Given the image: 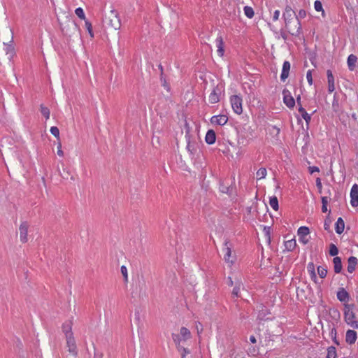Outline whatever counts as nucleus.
Here are the masks:
<instances>
[{"mask_svg": "<svg viewBox=\"0 0 358 358\" xmlns=\"http://www.w3.org/2000/svg\"><path fill=\"white\" fill-rule=\"evenodd\" d=\"M15 54L13 33L10 29L7 28L0 32V59L6 57L8 60H10Z\"/></svg>", "mask_w": 358, "mask_h": 358, "instance_id": "1", "label": "nucleus"}, {"mask_svg": "<svg viewBox=\"0 0 358 358\" xmlns=\"http://www.w3.org/2000/svg\"><path fill=\"white\" fill-rule=\"evenodd\" d=\"M354 303H345L343 308V317L346 324L352 329H358V318L355 313Z\"/></svg>", "mask_w": 358, "mask_h": 358, "instance_id": "2", "label": "nucleus"}, {"mask_svg": "<svg viewBox=\"0 0 358 358\" xmlns=\"http://www.w3.org/2000/svg\"><path fill=\"white\" fill-rule=\"evenodd\" d=\"M103 22L108 27L113 29L115 31L119 30L121 27V20L119 13L114 8H112L105 15Z\"/></svg>", "mask_w": 358, "mask_h": 358, "instance_id": "3", "label": "nucleus"}, {"mask_svg": "<svg viewBox=\"0 0 358 358\" xmlns=\"http://www.w3.org/2000/svg\"><path fill=\"white\" fill-rule=\"evenodd\" d=\"M227 285L231 287L234 286L232 290V295L234 296L239 297L241 296V289L244 287L241 274L234 273L233 278L229 276Z\"/></svg>", "mask_w": 358, "mask_h": 358, "instance_id": "4", "label": "nucleus"}, {"mask_svg": "<svg viewBox=\"0 0 358 358\" xmlns=\"http://www.w3.org/2000/svg\"><path fill=\"white\" fill-rule=\"evenodd\" d=\"M224 259L229 266H232L236 259V256L233 252V244L229 241H225L224 248H222Z\"/></svg>", "mask_w": 358, "mask_h": 358, "instance_id": "5", "label": "nucleus"}, {"mask_svg": "<svg viewBox=\"0 0 358 358\" xmlns=\"http://www.w3.org/2000/svg\"><path fill=\"white\" fill-rule=\"evenodd\" d=\"M285 27L289 33L294 36H298L301 32V24L297 17L295 19L285 22Z\"/></svg>", "mask_w": 358, "mask_h": 358, "instance_id": "6", "label": "nucleus"}, {"mask_svg": "<svg viewBox=\"0 0 358 358\" xmlns=\"http://www.w3.org/2000/svg\"><path fill=\"white\" fill-rule=\"evenodd\" d=\"M191 337L192 334L190 331L185 327L180 328L179 334L173 335V339L175 344H180L182 342H185L190 339Z\"/></svg>", "mask_w": 358, "mask_h": 358, "instance_id": "7", "label": "nucleus"}, {"mask_svg": "<svg viewBox=\"0 0 358 358\" xmlns=\"http://www.w3.org/2000/svg\"><path fill=\"white\" fill-rule=\"evenodd\" d=\"M230 103L234 112L238 115L243 113V99L241 96L233 95L230 97Z\"/></svg>", "mask_w": 358, "mask_h": 358, "instance_id": "8", "label": "nucleus"}, {"mask_svg": "<svg viewBox=\"0 0 358 358\" xmlns=\"http://www.w3.org/2000/svg\"><path fill=\"white\" fill-rule=\"evenodd\" d=\"M297 234L299 236V240L301 243L306 245L308 243V234H310V230L307 227H300L298 229Z\"/></svg>", "mask_w": 358, "mask_h": 358, "instance_id": "9", "label": "nucleus"}, {"mask_svg": "<svg viewBox=\"0 0 358 358\" xmlns=\"http://www.w3.org/2000/svg\"><path fill=\"white\" fill-rule=\"evenodd\" d=\"M28 229L29 224L26 222H23L19 227L20 240L22 243L28 241Z\"/></svg>", "mask_w": 358, "mask_h": 358, "instance_id": "10", "label": "nucleus"}, {"mask_svg": "<svg viewBox=\"0 0 358 358\" xmlns=\"http://www.w3.org/2000/svg\"><path fill=\"white\" fill-rule=\"evenodd\" d=\"M66 341L69 352L73 356H76L78 354V349L74 336H69V337H66Z\"/></svg>", "mask_w": 358, "mask_h": 358, "instance_id": "11", "label": "nucleus"}, {"mask_svg": "<svg viewBox=\"0 0 358 358\" xmlns=\"http://www.w3.org/2000/svg\"><path fill=\"white\" fill-rule=\"evenodd\" d=\"M282 95L285 104L289 108H294L295 105V100L292 96L290 92L288 90H284L282 91Z\"/></svg>", "mask_w": 358, "mask_h": 358, "instance_id": "12", "label": "nucleus"}, {"mask_svg": "<svg viewBox=\"0 0 358 358\" xmlns=\"http://www.w3.org/2000/svg\"><path fill=\"white\" fill-rule=\"evenodd\" d=\"M350 204L352 207L358 206V185L355 184L350 190Z\"/></svg>", "mask_w": 358, "mask_h": 358, "instance_id": "13", "label": "nucleus"}, {"mask_svg": "<svg viewBox=\"0 0 358 358\" xmlns=\"http://www.w3.org/2000/svg\"><path fill=\"white\" fill-rule=\"evenodd\" d=\"M336 296L341 302L343 303V305L348 303L350 299L349 293L343 287L338 289Z\"/></svg>", "mask_w": 358, "mask_h": 358, "instance_id": "14", "label": "nucleus"}, {"mask_svg": "<svg viewBox=\"0 0 358 358\" xmlns=\"http://www.w3.org/2000/svg\"><path fill=\"white\" fill-rule=\"evenodd\" d=\"M228 121V117L225 115H214L210 119V122L216 125H224Z\"/></svg>", "mask_w": 358, "mask_h": 358, "instance_id": "15", "label": "nucleus"}, {"mask_svg": "<svg viewBox=\"0 0 358 358\" xmlns=\"http://www.w3.org/2000/svg\"><path fill=\"white\" fill-rule=\"evenodd\" d=\"M220 90L217 87H215L210 92L208 96V101L210 103L214 104L220 101Z\"/></svg>", "mask_w": 358, "mask_h": 358, "instance_id": "16", "label": "nucleus"}, {"mask_svg": "<svg viewBox=\"0 0 358 358\" xmlns=\"http://www.w3.org/2000/svg\"><path fill=\"white\" fill-rule=\"evenodd\" d=\"M327 76L328 81V92L331 94L335 90V80L331 70H327Z\"/></svg>", "mask_w": 358, "mask_h": 358, "instance_id": "17", "label": "nucleus"}, {"mask_svg": "<svg viewBox=\"0 0 358 358\" xmlns=\"http://www.w3.org/2000/svg\"><path fill=\"white\" fill-rule=\"evenodd\" d=\"M357 338V333L355 331L349 329L347 331L345 334V341L348 344H354Z\"/></svg>", "mask_w": 358, "mask_h": 358, "instance_id": "18", "label": "nucleus"}, {"mask_svg": "<svg viewBox=\"0 0 358 358\" xmlns=\"http://www.w3.org/2000/svg\"><path fill=\"white\" fill-rule=\"evenodd\" d=\"M290 70V63L288 61H285L282 65V73L280 75V79L282 81H285L289 76Z\"/></svg>", "mask_w": 358, "mask_h": 358, "instance_id": "19", "label": "nucleus"}, {"mask_svg": "<svg viewBox=\"0 0 358 358\" xmlns=\"http://www.w3.org/2000/svg\"><path fill=\"white\" fill-rule=\"evenodd\" d=\"M283 17L285 19V22H287V21L295 19V12L292 10V8L290 6H287L285 8V13H283Z\"/></svg>", "mask_w": 358, "mask_h": 358, "instance_id": "20", "label": "nucleus"}, {"mask_svg": "<svg viewBox=\"0 0 358 358\" xmlns=\"http://www.w3.org/2000/svg\"><path fill=\"white\" fill-rule=\"evenodd\" d=\"M216 46H217V53L220 57H222L224 53V41L222 36H218L216 38Z\"/></svg>", "mask_w": 358, "mask_h": 358, "instance_id": "21", "label": "nucleus"}, {"mask_svg": "<svg viewBox=\"0 0 358 358\" xmlns=\"http://www.w3.org/2000/svg\"><path fill=\"white\" fill-rule=\"evenodd\" d=\"M358 260L355 257H350L348 260V271L352 273L356 268Z\"/></svg>", "mask_w": 358, "mask_h": 358, "instance_id": "22", "label": "nucleus"}, {"mask_svg": "<svg viewBox=\"0 0 358 358\" xmlns=\"http://www.w3.org/2000/svg\"><path fill=\"white\" fill-rule=\"evenodd\" d=\"M357 62V57L356 55L351 54L348 56L347 63L350 71H354L356 67V63Z\"/></svg>", "mask_w": 358, "mask_h": 358, "instance_id": "23", "label": "nucleus"}, {"mask_svg": "<svg viewBox=\"0 0 358 358\" xmlns=\"http://www.w3.org/2000/svg\"><path fill=\"white\" fill-rule=\"evenodd\" d=\"M62 331L65 334V337H69V336H73L72 332V322L71 321L65 322L62 325Z\"/></svg>", "mask_w": 358, "mask_h": 358, "instance_id": "24", "label": "nucleus"}, {"mask_svg": "<svg viewBox=\"0 0 358 358\" xmlns=\"http://www.w3.org/2000/svg\"><path fill=\"white\" fill-rule=\"evenodd\" d=\"M215 140H216L215 132L212 129L208 130L207 131L206 137H205L206 142L209 145H212L215 142Z\"/></svg>", "mask_w": 358, "mask_h": 358, "instance_id": "25", "label": "nucleus"}, {"mask_svg": "<svg viewBox=\"0 0 358 358\" xmlns=\"http://www.w3.org/2000/svg\"><path fill=\"white\" fill-rule=\"evenodd\" d=\"M345 229V222L341 217H338L335 224V230L338 234H341Z\"/></svg>", "mask_w": 358, "mask_h": 358, "instance_id": "26", "label": "nucleus"}, {"mask_svg": "<svg viewBox=\"0 0 358 358\" xmlns=\"http://www.w3.org/2000/svg\"><path fill=\"white\" fill-rule=\"evenodd\" d=\"M334 270L336 273H341L342 270V262L341 259L339 257H335L333 259Z\"/></svg>", "mask_w": 358, "mask_h": 358, "instance_id": "27", "label": "nucleus"}, {"mask_svg": "<svg viewBox=\"0 0 358 358\" xmlns=\"http://www.w3.org/2000/svg\"><path fill=\"white\" fill-rule=\"evenodd\" d=\"M307 271L310 274V278L315 282L317 280V275L315 271V265L313 262H309L307 266Z\"/></svg>", "mask_w": 358, "mask_h": 358, "instance_id": "28", "label": "nucleus"}, {"mask_svg": "<svg viewBox=\"0 0 358 358\" xmlns=\"http://www.w3.org/2000/svg\"><path fill=\"white\" fill-rule=\"evenodd\" d=\"M299 112L301 117L304 119L306 124H308L311 120V116L305 110L303 107H299Z\"/></svg>", "mask_w": 358, "mask_h": 358, "instance_id": "29", "label": "nucleus"}, {"mask_svg": "<svg viewBox=\"0 0 358 358\" xmlns=\"http://www.w3.org/2000/svg\"><path fill=\"white\" fill-rule=\"evenodd\" d=\"M176 348L178 350V352L180 353L181 357H185L187 355L190 354L189 350L187 348H184L181 343L180 344H176Z\"/></svg>", "mask_w": 358, "mask_h": 358, "instance_id": "30", "label": "nucleus"}, {"mask_svg": "<svg viewBox=\"0 0 358 358\" xmlns=\"http://www.w3.org/2000/svg\"><path fill=\"white\" fill-rule=\"evenodd\" d=\"M296 246V243L294 239L288 240L285 242V249L288 251H292Z\"/></svg>", "mask_w": 358, "mask_h": 358, "instance_id": "31", "label": "nucleus"}, {"mask_svg": "<svg viewBox=\"0 0 358 358\" xmlns=\"http://www.w3.org/2000/svg\"><path fill=\"white\" fill-rule=\"evenodd\" d=\"M267 175V171L265 168H260L256 173V177L257 180H262L266 178Z\"/></svg>", "mask_w": 358, "mask_h": 358, "instance_id": "32", "label": "nucleus"}, {"mask_svg": "<svg viewBox=\"0 0 358 358\" xmlns=\"http://www.w3.org/2000/svg\"><path fill=\"white\" fill-rule=\"evenodd\" d=\"M269 204L274 210H278L279 208L278 200L276 196L270 198Z\"/></svg>", "mask_w": 358, "mask_h": 358, "instance_id": "33", "label": "nucleus"}, {"mask_svg": "<svg viewBox=\"0 0 358 358\" xmlns=\"http://www.w3.org/2000/svg\"><path fill=\"white\" fill-rule=\"evenodd\" d=\"M244 13H245V16L250 19L252 18L255 15V12H254L253 8L252 7L248 6L244 7Z\"/></svg>", "mask_w": 358, "mask_h": 358, "instance_id": "34", "label": "nucleus"}, {"mask_svg": "<svg viewBox=\"0 0 358 358\" xmlns=\"http://www.w3.org/2000/svg\"><path fill=\"white\" fill-rule=\"evenodd\" d=\"M41 113L45 117L46 120L50 118V112L48 108L44 105H41Z\"/></svg>", "mask_w": 358, "mask_h": 358, "instance_id": "35", "label": "nucleus"}, {"mask_svg": "<svg viewBox=\"0 0 358 358\" xmlns=\"http://www.w3.org/2000/svg\"><path fill=\"white\" fill-rule=\"evenodd\" d=\"M317 273L321 278H324L327 274V269L326 267L320 266L317 267Z\"/></svg>", "mask_w": 358, "mask_h": 358, "instance_id": "36", "label": "nucleus"}, {"mask_svg": "<svg viewBox=\"0 0 358 358\" xmlns=\"http://www.w3.org/2000/svg\"><path fill=\"white\" fill-rule=\"evenodd\" d=\"M85 27H86L89 34L90 35V37L93 38L94 37V32H93V30H92V23L90 21H88L87 20H85Z\"/></svg>", "mask_w": 358, "mask_h": 358, "instance_id": "37", "label": "nucleus"}, {"mask_svg": "<svg viewBox=\"0 0 358 358\" xmlns=\"http://www.w3.org/2000/svg\"><path fill=\"white\" fill-rule=\"evenodd\" d=\"M327 358H336V351L334 347L328 348Z\"/></svg>", "mask_w": 358, "mask_h": 358, "instance_id": "38", "label": "nucleus"}, {"mask_svg": "<svg viewBox=\"0 0 358 358\" xmlns=\"http://www.w3.org/2000/svg\"><path fill=\"white\" fill-rule=\"evenodd\" d=\"M75 13L80 19L86 20L85 15L82 8H77L75 10Z\"/></svg>", "mask_w": 358, "mask_h": 358, "instance_id": "39", "label": "nucleus"}, {"mask_svg": "<svg viewBox=\"0 0 358 358\" xmlns=\"http://www.w3.org/2000/svg\"><path fill=\"white\" fill-rule=\"evenodd\" d=\"M121 273L124 277V280L125 282H128V271L127 268L124 265H122L120 268Z\"/></svg>", "mask_w": 358, "mask_h": 358, "instance_id": "40", "label": "nucleus"}, {"mask_svg": "<svg viewBox=\"0 0 358 358\" xmlns=\"http://www.w3.org/2000/svg\"><path fill=\"white\" fill-rule=\"evenodd\" d=\"M314 8L316 11H318V12L322 11V13H324L323 8H322V4L321 1L319 0H316L314 2Z\"/></svg>", "mask_w": 358, "mask_h": 358, "instance_id": "41", "label": "nucleus"}, {"mask_svg": "<svg viewBox=\"0 0 358 358\" xmlns=\"http://www.w3.org/2000/svg\"><path fill=\"white\" fill-rule=\"evenodd\" d=\"M338 253V250L334 244H331L329 248V255L331 256H336Z\"/></svg>", "mask_w": 358, "mask_h": 358, "instance_id": "42", "label": "nucleus"}, {"mask_svg": "<svg viewBox=\"0 0 358 358\" xmlns=\"http://www.w3.org/2000/svg\"><path fill=\"white\" fill-rule=\"evenodd\" d=\"M50 131L55 137L59 139V130L57 127H51Z\"/></svg>", "mask_w": 358, "mask_h": 358, "instance_id": "43", "label": "nucleus"}, {"mask_svg": "<svg viewBox=\"0 0 358 358\" xmlns=\"http://www.w3.org/2000/svg\"><path fill=\"white\" fill-rule=\"evenodd\" d=\"M280 129L276 126H271L269 127V132L273 134L275 136H278L280 134Z\"/></svg>", "mask_w": 358, "mask_h": 358, "instance_id": "44", "label": "nucleus"}, {"mask_svg": "<svg viewBox=\"0 0 358 358\" xmlns=\"http://www.w3.org/2000/svg\"><path fill=\"white\" fill-rule=\"evenodd\" d=\"M306 79L310 85H313V80L312 76V70H308L306 73Z\"/></svg>", "mask_w": 358, "mask_h": 358, "instance_id": "45", "label": "nucleus"}, {"mask_svg": "<svg viewBox=\"0 0 358 358\" xmlns=\"http://www.w3.org/2000/svg\"><path fill=\"white\" fill-rule=\"evenodd\" d=\"M307 13L306 11L303 9H301L299 11L298 15L296 16L298 18L303 19L306 17Z\"/></svg>", "mask_w": 358, "mask_h": 358, "instance_id": "46", "label": "nucleus"}, {"mask_svg": "<svg viewBox=\"0 0 358 358\" xmlns=\"http://www.w3.org/2000/svg\"><path fill=\"white\" fill-rule=\"evenodd\" d=\"M57 155L59 156V157H63L64 156V152L62 149V143L61 142H59L58 143V145H57Z\"/></svg>", "mask_w": 358, "mask_h": 358, "instance_id": "47", "label": "nucleus"}, {"mask_svg": "<svg viewBox=\"0 0 358 358\" xmlns=\"http://www.w3.org/2000/svg\"><path fill=\"white\" fill-rule=\"evenodd\" d=\"M316 186L318 188L319 192L322 193V185L320 178L316 179Z\"/></svg>", "mask_w": 358, "mask_h": 358, "instance_id": "48", "label": "nucleus"}, {"mask_svg": "<svg viewBox=\"0 0 358 358\" xmlns=\"http://www.w3.org/2000/svg\"><path fill=\"white\" fill-rule=\"evenodd\" d=\"M68 27L73 29V31L75 32V31H77L78 30V27L77 26V24L74 22H71V24H68Z\"/></svg>", "mask_w": 358, "mask_h": 358, "instance_id": "49", "label": "nucleus"}, {"mask_svg": "<svg viewBox=\"0 0 358 358\" xmlns=\"http://www.w3.org/2000/svg\"><path fill=\"white\" fill-rule=\"evenodd\" d=\"M196 329L198 335H200V334L203 331L202 324L200 322H197L196 324Z\"/></svg>", "mask_w": 358, "mask_h": 358, "instance_id": "50", "label": "nucleus"}, {"mask_svg": "<svg viewBox=\"0 0 358 358\" xmlns=\"http://www.w3.org/2000/svg\"><path fill=\"white\" fill-rule=\"evenodd\" d=\"M279 16H280V10H275L273 13V21L278 20L279 18Z\"/></svg>", "mask_w": 358, "mask_h": 358, "instance_id": "51", "label": "nucleus"}, {"mask_svg": "<svg viewBox=\"0 0 358 358\" xmlns=\"http://www.w3.org/2000/svg\"><path fill=\"white\" fill-rule=\"evenodd\" d=\"M310 173L312 174L315 172H319L320 169L317 166H309L308 168Z\"/></svg>", "mask_w": 358, "mask_h": 358, "instance_id": "52", "label": "nucleus"}, {"mask_svg": "<svg viewBox=\"0 0 358 358\" xmlns=\"http://www.w3.org/2000/svg\"><path fill=\"white\" fill-rule=\"evenodd\" d=\"M329 201V198L328 196H322V205L327 206Z\"/></svg>", "mask_w": 358, "mask_h": 358, "instance_id": "53", "label": "nucleus"}, {"mask_svg": "<svg viewBox=\"0 0 358 358\" xmlns=\"http://www.w3.org/2000/svg\"><path fill=\"white\" fill-rule=\"evenodd\" d=\"M296 103H297L299 107H303L302 104H301V96L300 95H299L296 97Z\"/></svg>", "mask_w": 358, "mask_h": 358, "instance_id": "54", "label": "nucleus"}, {"mask_svg": "<svg viewBox=\"0 0 358 358\" xmlns=\"http://www.w3.org/2000/svg\"><path fill=\"white\" fill-rule=\"evenodd\" d=\"M250 341L252 343H255L257 342L256 338L254 336H251L250 337Z\"/></svg>", "mask_w": 358, "mask_h": 358, "instance_id": "55", "label": "nucleus"}, {"mask_svg": "<svg viewBox=\"0 0 358 358\" xmlns=\"http://www.w3.org/2000/svg\"><path fill=\"white\" fill-rule=\"evenodd\" d=\"M324 227L325 230L328 231L329 229V223H328L327 222H325L324 224Z\"/></svg>", "mask_w": 358, "mask_h": 358, "instance_id": "56", "label": "nucleus"}, {"mask_svg": "<svg viewBox=\"0 0 358 358\" xmlns=\"http://www.w3.org/2000/svg\"><path fill=\"white\" fill-rule=\"evenodd\" d=\"M327 206H324V205H322V211L323 213H327Z\"/></svg>", "mask_w": 358, "mask_h": 358, "instance_id": "57", "label": "nucleus"}, {"mask_svg": "<svg viewBox=\"0 0 358 358\" xmlns=\"http://www.w3.org/2000/svg\"><path fill=\"white\" fill-rule=\"evenodd\" d=\"M62 31L65 34H69L70 36V34L68 32V29H65V28H63Z\"/></svg>", "mask_w": 358, "mask_h": 358, "instance_id": "58", "label": "nucleus"}, {"mask_svg": "<svg viewBox=\"0 0 358 358\" xmlns=\"http://www.w3.org/2000/svg\"><path fill=\"white\" fill-rule=\"evenodd\" d=\"M181 358H186V357H181Z\"/></svg>", "mask_w": 358, "mask_h": 358, "instance_id": "59", "label": "nucleus"}]
</instances>
